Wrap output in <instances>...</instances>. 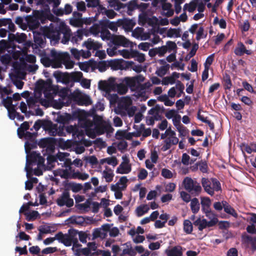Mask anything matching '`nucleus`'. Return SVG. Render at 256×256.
I'll list each match as a JSON object with an SVG mask.
<instances>
[{"instance_id":"obj_1","label":"nucleus","mask_w":256,"mask_h":256,"mask_svg":"<svg viewBox=\"0 0 256 256\" xmlns=\"http://www.w3.org/2000/svg\"><path fill=\"white\" fill-rule=\"evenodd\" d=\"M136 80L142 81V77H126L120 79L118 82L116 81V78H110L106 81H100L99 87L106 93L116 92L120 94H124L128 91V88L131 89L136 85Z\"/></svg>"},{"instance_id":"obj_2","label":"nucleus","mask_w":256,"mask_h":256,"mask_svg":"<svg viewBox=\"0 0 256 256\" xmlns=\"http://www.w3.org/2000/svg\"><path fill=\"white\" fill-rule=\"evenodd\" d=\"M54 90L50 82L44 80L38 81L36 86L34 96L30 97L27 100L28 106L30 108H34L40 103L46 106L48 102L53 99Z\"/></svg>"},{"instance_id":"obj_3","label":"nucleus","mask_w":256,"mask_h":256,"mask_svg":"<svg viewBox=\"0 0 256 256\" xmlns=\"http://www.w3.org/2000/svg\"><path fill=\"white\" fill-rule=\"evenodd\" d=\"M41 61L44 66L54 68H61L64 64L66 68L70 69L74 65V62L68 52H57L55 50H52L49 56L42 58Z\"/></svg>"},{"instance_id":"obj_4","label":"nucleus","mask_w":256,"mask_h":256,"mask_svg":"<svg viewBox=\"0 0 256 256\" xmlns=\"http://www.w3.org/2000/svg\"><path fill=\"white\" fill-rule=\"evenodd\" d=\"M57 26L53 23H50L48 26L46 28L45 34L48 38L50 39V42L55 44L60 40V34H63L61 40V42L63 44H66L71 38V30L64 22H60L58 26V30L56 29Z\"/></svg>"},{"instance_id":"obj_5","label":"nucleus","mask_w":256,"mask_h":256,"mask_svg":"<svg viewBox=\"0 0 256 256\" xmlns=\"http://www.w3.org/2000/svg\"><path fill=\"white\" fill-rule=\"evenodd\" d=\"M84 128L86 135L92 138H94L96 136L104 134V132H112L113 130L110 124L101 118H96L94 122L86 120Z\"/></svg>"},{"instance_id":"obj_6","label":"nucleus","mask_w":256,"mask_h":256,"mask_svg":"<svg viewBox=\"0 0 256 256\" xmlns=\"http://www.w3.org/2000/svg\"><path fill=\"white\" fill-rule=\"evenodd\" d=\"M55 176H60L64 178L78 179L85 180L89 178V174L85 172L75 170L70 166H66L64 168H58L54 171Z\"/></svg>"},{"instance_id":"obj_7","label":"nucleus","mask_w":256,"mask_h":256,"mask_svg":"<svg viewBox=\"0 0 256 256\" xmlns=\"http://www.w3.org/2000/svg\"><path fill=\"white\" fill-rule=\"evenodd\" d=\"M161 138L164 140L162 150L166 152L169 150L174 145H176L178 142V138L176 136L174 131L169 128L166 129L164 133L161 134Z\"/></svg>"},{"instance_id":"obj_8","label":"nucleus","mask_w":256,"mask_h":256,"mask_svg":"<svg viewBox=\"0 0 256 256\" xmlns=\"http://www.w3.org/2000/svg\"><path fill=\"white\" fill-rule=\"evenodd\" d=\"M202 184L205 192L211 196L214 194L215 191L221 190L220 184L216 178L208 180L204 178L202 180Z\"/></svg>"},{"instance_id":"obj_9","label":"nucleus","mask_w":256,"mask_h":256,"mask_svg":"<svg viewBox=\"0 0 256 256\" xmlns=\"http://www.w3.org/2000/svg\"><path fill=\"white\" fill-rule=\"evenodd\" d=\"M128 179L126 176H122L118 182L111 186L110 188L114 192L116 199H121L122 197V192L125 190L128 186Z\"/></svg>"},{"instance_id":"obj_10","label":"nucleus","mask_w":256,"mask_h":256,"mask_svg":"<svg viewBox=\"0 0 256 256\" xmlns=\"http://www.w3.org/2000/svg\"><path fill=\"white\" fill-rule=\"evenodd\" d=\"M142 77V81L136 80V85L134 87H132L131 90L134 92V96L142 100H146L148 98L146 90L141 86V83L144 82L145 78L142 75L139 74L135 77Z\"/></svg>"},{"instance_id":"obj_11","label":"nucleus","mask_w":256,"mask_h":256,"mask_svg":"<svg viewBox=\"0 0 256 256\" xmlns=\"http://www.w3.org/2000/svg\"><path fill=\"white\" fill-rule=\"evenodd\" d=\"M184 187L186 190L190 192H200L202 188L199 183L194 180L190 178L186 177L183 181Z\"/></svg>"},{"instance_id":"obj_12","label":"nucleus","mask_w":256,"mask_h":256,"mask_svg":"<svg viewBox=\"0 0 256 256\" xmlns=\"http://www.w3.org/2000/svg\"><path fill=\"white\" fill-rule=\"evenodd\" d=\"M122 162L117 168L116 173L120 174H128L132 170V165L128 156L124 155L122 156Z\"/></svg>"},{"instance_id":"obj_13","label":"nucleus","mask_w":256,"mask_h":256,"mask_svg":"<svg viewBox=\"0 0 256 256\" xmlns=\"http://www.w3.org/2000/svg\"><path fill=\"white\" fill-rule=\"evenodd\" d=\"M188 32L192 34H196V39L197 41L205 38L207 36V32L204 30V27L197 24L192 25Z\"/></svg>"},{"instance_id":"obj_14","label":"nucleus","mask_w":256,"mask_h":256,"mask_svg":"<svg viewBox=\"0 0 256 256\" xmlns=\"http://www.w3.org/2000/svg\"><path fill=\"white\" fill-rule=\"evenodd\" d=\"M57 204L60 206L71 207L74 204L72 198H70V193L68 190H64L62 195L56 200Z\"/></svg>"},{"instance_id":"obj_15","label":"nucleus","mask_w":256,"mask_h":256,"mask_svg":"<svg viewBox=\"0 0 256 256\" xmlns=\"http://www.w3.org/2000/svg\"><path fill=\"white\" fill-rule=\"evenodd\" d=\"M74 98L77 104L80 106H88L92 104L90 96L86 94L76 92L74 94Z\"/></svg>"},{"instance_id":"obj_16","label":"nucleus","mask_w":256,"mask_h":256,"mask_svg":"<svg viewBox=\"0 0 256 256\" xmlns=\"http://www.w3.org/2000/svg\"><path fill=\"white\" fill-rule=\"evenodd\" d=\"M84 36H88V32L84 28L78 29L74 32H71L70 42L73 44H77L80 42Z\"/></svg>"},{"instance_id":"obj_17","label":"nucleus","mask_w":256,"mask_h":256,"mask_svg":"<svg viewBox=\"0 0 256 256\" xmlns=\"http://www.w3.org/2000/svg\"><path fill=\"white\" fill-rule=\"evenodd\" d=\"M110 228V224H106L102 225L100 228L95 229L92 233L93 237L94 238H100L102 239L106 238L108 235Z\"/></svg>"},{"instance_id":"obj_18","label":"nucleus","mask_w":256,"mask_h":256,"mask_svg":"<svg viewBox=\"0 0 256 256\" xmlns=\"http://www.w3.org/2000/svg\"><path fill=\"white\" fill-rule=\"evenodd\" d=\"M56 240L64 246H69L72 245V238L69 234H64L62 232H58L56 234Z\"/></svg>"},{"instance_id":"obj_19","label":"nucleus","mask_w":256,"mask_h":256,"mask_svg":"<svg viewBox=\"0 0 256 256\" xmlns=\"http://www.w3.org/2000/svg\"><path fill=\"white\" fill-rule=\"evenodd\" d=\"M113 42L114 44L122 46L124 47H130L132 46V42L126 39L122 36H115L113 38Z\"/></svg>"},{"instance_id":"obj_20","label":"nucleus","mask_w":256,"mask_h":256,"mask_svg":"<svg viewBox=\"0 0 256 256\" xmlns=\"http://www.w3.org/2000/svg\"><path fill=\"white\" fill-rule=\"evenodd\" d=\"M234 53L238 56H242L244 54L247 55H251L252 51L250 50H247L244 44L241 42H239L234 48Z\"/></svg>"},{"instance_id":"obj_21","label":"nucleus","mask_w":256,"mask_h":256,"mask_svg":"<svg viewBox=\"0 0 256 256\" xmlns=\"http://www.w3.org/2000/svg\"><path fill=\"white\" fill-rule=\"evenodd\" d=\"M118 23L122 26L126 32H130L136 24V22L132 20L124 18L118 20Z\"/></svg>"},{"instance_id":"obj_22","label":"nucleus","mask_w":256,"mask_h":256,"mask_svg":"<svg viewBox=\"0 0 256 256\" xmlns=\"http://www.w3.org/2000/svg\"><path fill=\"white\" fill-rule=\"evenodd\" d=\"M206 216L210 220L208 221L209 224L212 227L216 226L218 222L217 215L211 210L203 212Z\"/></svg>"},{"instance_id":"obj_23","label":"nucleus","mask_w":256,"mask_h":256,"mask_svg":"<svg viewBox=\"0 0 256 256\" xmlns=\"http://www.w3.org/2000/svg\"><path fill=\"white\" fill-rule=\"evenodd\" d=\"M165 253L167 256H182V248L180 246H174L170 249H166Z\"/></svg>"},{"instance_id":"obj_24","label":"nucleus","mask_w":256,"mask_h":256,"mask_svg":"<svg viewBox=\"0 0 256 256\" xmlns=\"http://www.w3.org/2000/svg\"><path fill=\"white\" fill-rule=\"evenodd\" d=\"M194 224L198 227V228L200 231H202L206 228L212 227L209 224L208 220L205 218H197L194 222Z\"/></svg>"},{"instance_id":"obj_25","label":"nucleus","mask_w":256,"mask_h":256,"mask_svg":"<svg viewBox=\"0 0 256 256\" xmlns=\"http://www.w3.org/2000/svg\"><path fill=\"white\" fill-rule=\"evenodd\" d=\"M102 178H104L106 182H110L112 181L114 174L110 168L106 166L104 170L102 172Z\"/></svg>"},{"instance_id":"obj_26","label":"nucleus","mask_w":256,"mask_h":256,"mask_svg":"<svg viewBox=\"0 0 256 256\" xmlns=\"http://www.w3.org/2000/svg\"><path fill=\"white\" fill-rule=\"evenodd\" d=\"M84 46L88 50H98L102 47V44L100 43L91 38H88L86 41H85L84 43Z\"/></svg>"},{"instance_id":"obj_27","label":"nucleus","mask_w":256,"mask_h":256,"mask_svg":"<svg viewBox=\"0 0 256 256\" xmlns=\"http://www.w3.org/2000/svg\"><path fill=\"white\" fill-rule=\"evenodd\" d=\"M98 12L102 15L106 16L109 18H114L117 14L112 10H107L102 6H99L98 8Z\"/></svg>"},{"instance_id":"obj_28","label":"nucleus","mask_w":256,"mask_h":256,"mask_svg":"<svg viewBox=\"0 0 256 256\" xmlns=\"http://www.w3.org/2000/svg\"><path fill=\"white\" fill-rule=\"evenodd\" d=\"M69 155L70 154L67 152H58L57 154L56 160H58L60 162H62V163H60L62 166V168H64L66 166H68V162H67V160H70V158H68Z\"/></svg>"},{"instance_id":"obj_29","label":"nucleus","mask_w":256,"mask_h":256,"mask_svg":"<svg viewBox=\"0 0 256 256\" xmlns=\"http://www.w3.org/2000/svg\"><path fill=\"white\" fill-rule=\"evenodd\" d=\"M200 204L202 205V210L203 212L211 210L210 206L212 202L209 198L202 197L200 198Z\"/></svg>"},{"instance_id":"obj_30","label":"nucleus","mask_w":256,"mask_h":256,"mask_svg":"<svg viewBox=\"0 0 256 256\" xmlns=\"http://www.w3.org/2000/svg\"><path fill=\"white\" fill-rule=\"evenodd\" d=\"M162 10L163 14L166 16H171L174 14L172 5L169 2H164L162 4Z\"/></svg>"},{"instance_id":"obj_31","label":"nucleus","mask_w":256,"mask_h":256,"mask_svg":"<svg viewBox=\"0 0 256 256\" xmlns=\"http://www.w3.org/2000/svg\"><path fill=\"white\" fill-rule=\"evenodd\" d=\"M223 207L224 211L226 214H230L235 218H237L238 214L235 210L232 208L226 201L223 200Z\"/></svg>"},{"instance_id":"obj_32","label":"nucleus","mask_w":256,"mask_h":256,"mask_svg":"<svg viewBox=\"0 0 256 256\" xmlns=\"http://www.w3.org/2000/svg\"><path fill=\"white\" fill-rule=\"evenodd\" d=\"M27 36L25 34L16 33V34H10L8 35V38L11 40H14L18 43H22L26 41Z\"/></svg>"},{"instance_id":"obj_33","label":"nucleus","mask_w":256,"mask_h":256,"mask_svg":"<svg viewBox=\"0 0 256 256\" xmlns=\"http://www.w3.org/2000/svg\"><path fill=\"white\" fill-rule=\"evenodd\" d=\"M105 163L114 167L118 164V161L115 156L108 157L100 160V165H102Z\"/></svg>"},{"instance_id":"obj_34","label":"nucleus","mask_w":256,"mask_h":256,"mask_svg":"<svg viewBox=\"0 0 256 256\" xmlns=\"http://www.w3.org/2000/svg\"><path fill=\"white\" fill-rule=\"evenodd\" d=\"M46 27L44 28V36L42 35V34H36L34 36V42H35V44L37 45L38 46H40V48H42L44 46L45 42H44V38L45 36L47 37L46 35L45 34V30Z\"/></svg>"},{"instance_id":"obj_35","label":"nucleus","mask_w":256,"mask_h":256,"mask_svg":"<svg viewBox=\"0 0 256 256\" xmlns=\"http://www.w3.org/2000/svg\"><path fill=\"white\" fill-rule=\"evenodd\" d=\"M109 66L112 70H118L126 69L125 68L124 63L122 64L121 62L118 60H111L108 62Z\"/></svg>"},{"instance_id":"obj_36","label":"nucleus","mask_w":256,"mask_h":256,"mask_svg":"<svg viewBox=\"0 0 256 256\" xmlns=\"http://www.w3.org/2000/svg\"><path fill=\"white\" fill-rule=\"evenodd\" d=\"M149 210L150 208L148 204H142L136 209V214L138 216L140 217L146 214Z\"/></svg>"},{"instance_id":"obj_37","label":"nucleus","mask_w":256,"mask_h":256,"mask_svg":"<svg viewBox=\"0 0 256 256\" xmlns=\"http://www.w3.org/2000/svg\"><path fill=\"white\" fill-rule=\"evenodd\" d=\"M125 68H130L136 72L139 73L142 70V68L140 65H136L132 61L124 62Z\"/></svg>"},{"instance_id":"obj_38","label":"nucleus","mask_w":256,"mask_h":256,"mask_svg":"<svg viewBox=\"0 0 256 256\" xmlns=\"http://www.w3.org/2000/svg\"><path fill=\"white\" fill-rule=\"evenodd\" d=\"M181 30L180 28H170L166 33L168 38H179L181 36Z\"/></svg>"},{"instance_id":"obj_39","label":"nucleus","mask_w":256,"mask_h":256,"mask_svg":"<svg viewBox=\"0 0 256 256\" xmlns=\"http://www.w3.org/2000/svg\"><path fill=\"white\" fill-rule=\"evenodd\" d=\"M124 245L126 246V248L123 250L122 253L120 254L121 256L125 254H128L130 256H135L136 255V252L130 244L126 243Z\"/></svg>"},{"instance_id":"obj_40","label":"nucleus","mask_w":256,"mask_h":256,"mask_svg":"<svg viewBox=\"0 0 256 256\" xmlns=\"http://www.w3.org/2000/svg\"><path fill=\"white\" fill-rule=\"evenodd\" d=\"M183 230L184 232L189 234L192 233L193 230V226L191 222L188 220H185L183 222Z\"/></svg>"},{"instance_id":"obj_41","label":"nucleus","mask_w":256,"mask_h":256,"mask_svg":"<svg viewBox=\"0 0 256 256\" xmlns=\"http://www.w3.org/2000/svg\"><path fill=\"white\" fill-rule=\"evenodd\" d=\"M0 98L2 99V101L0 104V106L3 105L8 110L12 108L13 106H15L14 105L12 104V100L11 97L7 96L6 98Z\"/></svg>"},{"instance_id":"obj_42","label":"nucleus","mask_w":256,"mask_h":256,"mask_svg":"<svg viewBox=\"0 0 256 256\" xmlns=\"http://www.w3.org/2000/svg\"><path fill=\"white\" fill-rule=\"evenodd\" d=\"M200 203L198 198H194L190 200V208L194 214H196L200 210Z\"/></svg>"},{"instance_id":"obj_43","label":"nucleus","mask_w":256,"mask_h":256,"mask_svg":"<svg viewBox=\"0 0 256 256\" xmlns=\"http://www.w3.org/2000/svg\"><path fill=\"white\" fill-rule=\"evenodd\" d=\"M109 6L114 10L118 11L122 8V4L118 0H110L108 1Z\"/></svg>"},{"instance_id":"obj_44","label":"nucleus","mask_w":256,"mask_h":256,"mask_svg":"<svg viewBox=\"0 0 256 256\" xmlns=\"http://www.w3.org/2000/svg\"><path fill=\"white\" fill-rule=\"evenodd\" d=\"M123 210V208L120 205L117 204L114 207V212L115 214L118 216L119 219L125 220L126 219V216L121 214Z\"/></svg>"},{"instance_id":"obj_45","label":"nucleus","mask_w":256,"mask_h":256,"mask_svg":"<svg viewBox=\"0 0 256 256\" xmlns=\"http://www.w3.org/2000/svg\"><path fill=\"white\" fill-rule=\"evenodd\" d=\"M196 2L194 1H192L189 4H186L184 6V11H188L190 12H192L196 10Z\"/></svg>"},{"instance_id":"obj_46","label":"nucleus","mask_w":256,"mask_h":256,"mask_svg":"<svg viewBox=\"0 0 256 256\" xmlns=\"http://www.w3.org/2000/svg\"><path fill=\"white\" fill-rule=\"evenodd\" d=\"M164 46L168 52H173L176 53L177 46L174 42L172 41H168Z\"/></svg>"},{"instance_id":"obj_47","label":"nucleus","mask_w":256,"mask_h":256,"mask_svg":"<svg viewBox=\"0 0 256 256\" xmlns=\"http://www.w3.org/2000/svg\"><path fill=\"white\" fill-rule=\"evenodd\" d=\"M100 31V26L98 24H94L88 30V36L90 34H92L94 36H98Z\"/></svg>"},{"instance_id":"obj_48","label":"nucleus","mask_w":256,"mask_h":256,"mask_svg":"<svg viewBox=\"0 0 256 256\" xmlns=\"http://www.w3.org/2000/svg\"><path fill=\"white\" fill-rule=\"evenodd\" d=\"M54 93L53 95V98L54 96L58 94L59 96H60L62 98H64L67 96L68 95V90L66 88H61L60 89L58 88L56 90V88H54Z\"/></svg>"},{"instance_id":"obj_49","label":"nucleus","mask_w":256,"mask_h":256,"mask_svg":"<svg viewBox=\"0 0 256 256\" xmlns=\"http://www.w3.org/2000/svg\"><path fill=\"white\" fill-rule=\"evenodd\" d=\"M70 79L74 82H80L82 78V74L80 72H72L70 75Z\"/></svg>"},{"instance_id":"obj_50","label":"nucleus","mask_w":256,"mask_h":256,"mask_svg":"<svg viewBox=\"0 0 256 256\" xmlns=\"http://www.w3.org/2000/svg\"><path fill=\"white\" fill-rule=\"evenodd\" d=\"M24 214L26 216V220L28 221L34 220H36L39 216L38 212L36 210L26 212Z\"/></svg>"},{"instance_id":"obj_51","label":"nucleus","mask_w":256,"mask_h":256,"mask_svg":"<svg viewBox=\"0 0 256 256\" xmlns=\"http://www.w3.org/2000/svg\"><path fill=\"white\" fill-rule=\"evenodd\" d=\"M149 6L148 4L146 3H140L139 4H135L134 3L130 4L128 6L129 8H138L142 12H144Z\"/></svg>"},{"instance_id":"obj_52","label":"nucleus","mask_w":256,"mask_h":256,"mask_svg":"<svg viewBox=\"0 0 256 256\" xmlns=\"http://www.w3.org/2000/svg\"><path fill=\"white\" fill-rule=\"evenodd\" d=\"M174 88L177 92L176 94L178 98L180 97L184 93V86L180 81H178L176 83V84L174 86Z\"/></svg>"},{"instance_id":"obj_53","label":"nucleus","mask_w":256,"mask_h":256,"mask_svg":"<svg viewBox=\"0 0 256 256\" xmlns=\"http://www.w3.org/2000/svg\"><path fill=\"white\" fill-rule=\"evenodd\" d=\"M134 50L130 49V50H118V54L119 55L122 56L125 58H130L132 57Z\"/></svg>"},{"instance_id":"obj_54","label":"nucleus","mask_w":256,"mask_h":256,"mask_svg":"<svg viewBox=\"0 0 256 256\" xmlns=\"http://www.w3.org/2000/svg\"><path fill=\"white\" fill-rule=\"evenodd\" d=\"M132 58H134L136 60L141 63L145 60V55L136 50H134Z\"/></svg>"},{"instance_id":"obj_55","label":"nucleus","mask_w":256,"mask_h":256,"mask_svg":"<svg viewBox=\"0 0 256 256\" xmlns=\"http://www.w3.org/2000/svg\"><path fill=\"white\" fill-rule=\"evenodd\" d=\"M78 64L80 69L84 72H88L90 68H92V63L90 62H78Z\"/></svg>"},{"instance_id":"obj_56","label":"nucleus","mask_w":256,"mask_h":256,"mask_svg":"<svg viewBox=\"0 0 256 256\" xmlns=\"http://www.w3.org/2000/svg\"><path fill=\"white\" fill-rule=\"evenodd\" d=\"M32 156L34 158L35 160L38 162V166H40L44 165L45 160L40 156V154L34 152L32 154Z\"/></svg>"},{"instance_id":"obj_57","label":"nucleus","mask_w":256,"mask_h":256,"mask_svg":"<svg viewBox=\"0 0 256 256\" xmlns=\"http://www.w3.org/2000/svg\"><path fill=\"white\" fill-rule=\"evenodd\" d=\"M121 104L124 109L128 108L131 106L132 104V100L130 97H125L122 98L121 100Z\"/></svg>"},{"instance_id":"obj_58","label":"nucleus","mask_w":256,"mask_h":256,"mask_svg":"<svg viewBox=\"0 0 256 256\" xmlns=\"http://www.w3.org/2000/svg\"><path fill=\"white\" fill-rule=\"evenodd\" d=\"M176 130L179 132V136L182 138L186 136L189 132L188 130L184 125L177 128Z\"/></svg>"},{"instance_id":"obj_59","label":"nucleus","mask_w":256,"mask_h":256,"mask_svg":"<svg viewBox=\"0 0 256 256\" xmlns=\"http://www.w3.org/2000/svg\"><path fill=\"white\" fill-rule=\"evenodd\" d=\"M29 127L30 125L28 122H24L21 124L20 127L19 128L18 130V134L19 135L20 137H21L20 136L22 134H24V132L28 130Z\"/></svg>"},{"instance_id":"obj_60","label":"nucleus","mask_w":256,"mask_h":256,"mask_svg":"<svg viewBox=\"0 0 256 256\" xmlns=\"http://www.w3.org/2000/svg\"><path fill=\"white\" fill-rule=\"evenodd\" d=\"M70 24L71 26L74 27H82V19H77L76 18H71L70 20Z\"/></svg>"},{"instance_id":"obj_61","label":"nucleus","mask_w":256,"mask_h":256,"mask_svg":"<svg viewBox=\"0 0 256 256\" xmlns=\"http://www.w3.org/2000/svg\"><path fill=\"white\" fill-rule=\"evenodd\" d=\"M214 24H218L221 28L224 29L226 27V22L224 18L219 20L218 17H216L214 20Z\"/></svg>"},{"instance_id":"obj_62","label":"nucleus","mask_w":256,"mask_h":256,"mask_svg":"<svg viewBox=\"0 0 256 256\" xmlns=\"http://www.w3.org/2000/svg\"><path fill=\"white\" fill-rule=\"evenodd\" d=\"M148 175V172L146 170L143 168H140L138 174V178L140 180H145Z\"/></svg>"},{"instance_id":"obj_63","label":"nucleus","mask_w":256,"mask_h":256,"mask_svg":"<svg viewBox=\"0 0 256 256\" xmlns=\"http://www.w3.org/2000/svg\"><path fill=\"white\" fill-rule=\"evenodd\" d=\"M87 162L91 165L92 168H96V166L99 162L96 156H89L87 159Z\"/></svg>"},{"instance_id":"obj_64","label":"nucleus","mask_w":256,"mask_h":256,"mask_svg":"<svg viewBox=\"0 0 256 256\" xmlns=\"http://www.w3.org/2000/svg\"><path fill=\"white\" fill-rule=\"evenodd\" d=\"M246 242L250 244L252 249L254 250H256V237L251 236H246Z\"/></svg>"}]
</instances>
